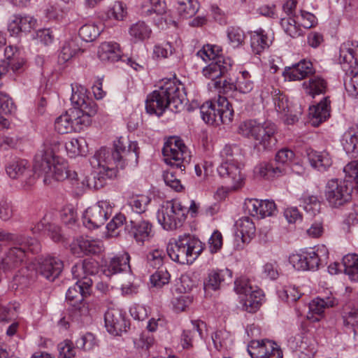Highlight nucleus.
I'll use <instances>...</instances> for the list:
<instances>
[{
	"label": "nucleus",
	"mask_w": 358,
	"mask_h": 358,
	"mask_svg": "<svg viewBox=\"0 0 358 358\" xmlns=\"http://www.w3.org/2000/svg\"><path fill=\"white\" fill-rule=\"evenodd\" d=\"M262 297L263 294L260 289H254L243 296L241 299L243 309L250 313L257 312L262 304Z\"/></svg>",
	"instance_id": "obj_36"
},
{
	"label": "nucleus",
	"mask_w": 358,
	"mask_h": 358,
	"mask_svg": "<svg viewBox=\"0 0 358 358\" xmlns=\"http://www.w3.org/2000/svg\"><path fill=\"white\" fill-rule=\"evenodd\" d=\"M204 323L203 322L199 323L195 321L192 322V329L183 331L181 337V343L183 348H189L192 347V340L196 333L201 338L203 337V332L201 329V326Z\"/></svg>",
	"instance_id": "obj_45"
},
{
	"label": "nucleus",
	"mask_w": 358,
	"mask_h": 358,
	"mask_svg": "<svg viewBox=\"0 0 358 358\" xmlns=\"http://www.w3.org/2000/svg\"><path fill=\"white\" fill-rule=\"evenodd\" d=\"M136 348L145 352V355H148L149 349L154 345L155 340L152 336L149 333H142L139 338H136L134 341Z\"/></svg>",
	"instance_id": "obj_55"
},
{
	"label": "nucleus",
	"mask_w": 358,
	"mask_h": 358,
	"mask_svg": "<svg viewBox=\"0 0 358 358\" xmlns=\"http://www.w3.org/2000/svg\"><path fill=\"white\" fill-rule=\"evenodd\" d=\"M188 213L187 207L180 202L170 201L166 202L158 210L157 220L166 230H173L181 226Z\"/></svg>",
	"instance_id": "obj_13"
},
{
	"label": "nucleus",
	"mask_w": 358,
	"mask_h": 358,
	"mask_svg": "<svg viewBox=\"0 0 358 358\" xmlns=\"http://www.w3.org/2000/svg\"><path fill=\"white\" fill-rule=\"evenodd\" d=\"M329 251L324 245L289 256V263L298 271H316L320 262L328 257Z\"/></svg>",
	"instance_id": "obj_11"
},
{
	"label": "nucleus",
	"mask_w": 358,
	"mask_h": 358,
	"mask_svg": "<svg viewBox=\"0 0 358 358\" xmlns=\"http://www.w3.org/2000/svg\"><path fill=\"white\" fill-rule=\"evenodd\" d=\"M220 156L224 162L217 168L218 174L226 179L234 189L241 188L245 180L241 173L242 150L236 144H227L221 150Z\"/></svg>",
	"instance_id": "obj_5"
},
{
	"label": "nucleus",
	"mask_w": 358,
	"mask_h": 358,
	"mask_svg": "<svg viewBox=\"0 0 358 358\" xmlns=\"http://www.w3.org/2000/svg\"><path fill=\"white\" fill-rule=\"evenodd\" d=\"M338 304V300L333 296L325 298L317 297L309 303V310L313 315H321L324 309L331 308Z\"/></svg>",
	"instance_id": "obj_38"
},
{
	"label": "nucleus",
	"mask_w": 358,
	"mask_h": 358,
	"mask_svg": "<svg viewBox=\"0 0 358 358\" xmlns=\"http://www.w3.org/2000/svg\"><path fill=\"white\" fill-rule=\"evenodd\" d=\"M303 86L307 94L313 97L315 95L324 94L327 87V83L320 76H315L308 81L303 83Z\"/></svg>",
	"instance_id": "obj_37"
},
{
	"label": "nucleus",
	"mask_w": 358,
	"mask_h": 358,
	"mask_svg": "<svg viewBox=\"0 0 358 358\" xmlns=\"http://www.w3.org/2000/svg\"><path fill=\"white\" fill-rule=\"evenodd\" d=\"M73 117L75 131H80L84 127H87L92 122V118L80 112L76 108H71Z\"/></svg>",
	"instance_id": "obj_52"
},
{
	"label": "nucleus",
	"mask_w": 358,
	"mask_h": 358,
	"mask_svg": "<svg viewBox=\"0 0 358 358\" xmlns=\"http://www.w3.org/2000/svg\"><path fill=\"white\" fill-rule=\"evenodd\" d=\"M125 230L137 243L141 245L149 241L154 236L152 224L148 220L139 218L138 216L131 219L129 223L126 222Z\"/></svg>",
	"instance_id": "obj_16"
},
{
	"label": "nucleus",
	"mask_w": 358,
	"mask_h": 358,
	"mask_svg": "<svg viewBox=\"0 0 358 358\" xmlns=\"http://www.w3.org/2000/svg\"><path fill=\"white\" fill-rule=\"evenodd\" d=\"M86 142L83 138H71L65 144L66 150L71 157L84 155L86 152Z\"/></svg>",
	"instance_id": "obj_44"
},
{
	"label": "nucleus",
	"mask_w": 358,
	"mask_h": 358,
	"mask_svg": "<svg viewBox=\"0 0 358 358\" xmlns=\"http://www.w3.org/2000/svg\"><path fill=\"white\" fill-rule=\"evenodd\" d=\"M227 35L229 43L233 48H238L245 42V34L239 27L231 26L228 27Z\"/></svg>",
	"instance_id": "obj_47"
},
{
	"label": "nucleus",
	"mask_w": 358,
	"mask_h": 358,
	"mask_svg": "<svg viewBox=\"0 0 358 358\" xmlns=\"http://www.w3.org/2000/svg\"><path fill=\"white\" fill-rule=\"evenodd\" d=\"M222 50L219 46L208 44L197 52V55L201 57L203 60L208 59L212 62L216 60L217 57H222L220 55V52Z\"/></svg>",
	"instance_id": "obj_53"
},
{
	"label": "nucleus",
	"mask_w": 358,
	"mask_h": 358,
	"mask_svg": "<svg viewBox=\"0 0 358 358\" xmlns=\"http://www.w3.org/2000/svg\"><path fill=\"white\" fill-rule=\"evenodd\" d=\"M111 208L106 201L89 207L83 214V224L90 229L103 225L110 215Z\"/></svg>",
	"instance_id": "obj_14"
},
{
	"label": "nucleus",
	"mask_w": 358,
	"mask_h": 358,
	"mask_svg": "<svg viewBox=\"0 0 358 358\" xmlns=\"http://www.w3.org/2000/svg\"><path fill=\"white\" fill-rule=\"evenodd\" d=\"M245 210L253 217L264 218L273 215L276 206L273 201L247 199L244 203Z\"/></svg>",
	"instance_id": "obj_21"
},
{
	"label": "nucleus",
	"mask_w": 358,
	"mask_h": 358,
	"mask_svg": "<svg viewBox=\"0 0 358 358\" xmlns=\"http://www.w3.org/2000/svg\"><path fill=\"white\" fill-rule=\"evenodd\" d=\"M187 101L183 85L176 78L168 79L159 90L148 96L145 109L148 113L159 117L167 108L174 113L181 111Z\"/></svg>",
	"instance_id": "obj_2"
},
{
	"label": "nucleus",
	"mask_w": 358,
	"mask_h": 358,
	"mask_svg": "<svg viewBox=\"0 0 358 358\" xmlns=\"http://www.w3.org/2000/svg\"><path fill=\"white\" fill-rule=\"evenodd\" d=\"M176 9L181 18H190L199 10V2L197 0H178Z\"/></svg>",
	"instance_id": "obj_42"
},
{
	"label": "nucleus",
	"mask_w": 358,
	"mask_h": 358,
	"mask_svg": "<svg viewBox=\"0 0 358 358\" xmlns=\"http://www.w3.org/2000/svg\"><path fill=\"white\" fill-rule=\"evenodd\" d=\"M166 164L176 166L182 173L185 170V163L190 162V154L183 141L177 137L170 138L162 149Z\"/></svg>",
	"instance_id": "obj_12"
},
{
	"label": "nucleus",
	"mask_w": 358,
	"mask_h": 358,
	"mask_svg": "<svg viewBox=\"0 0 358 358\" xmlns=\"http://www.w3.org/2000/svg\"><path fill=\"white\" fill-rule=\"evenodd\" d=\"M248 352L252 358H282L280 349L268 340L252 341Z\"/></svg>",
	"instance_id": "obj_19"
},
{
	"label": "nucleus",
	"mask_w": 358,
	"mask_h": 358,
	"mask_svg": "<svg viewBox=\"0 0 358 358\" xmlns=\"http://www.w3.org/2000/svg\"><path fill=\"white\" fill-rule=\"evenodd\" d=\"M99 271L98 262L94 259H85L76 263L71 268L75 279L84 280L85 278L92 279Z\"/></svg>",
	"instance_id": "obj_27"
},
{
	"label": "nucleus",
	"mask_w": 358,
	"mask_h": 358,
	"mask_svg": "<svg viewBox=\"0 0 358 358\" xmlns=\"http://www.w3.org/2000/svg\"><path fill=\"white\" fill-rule=\"evenodd\" d=\"M358 43L353 41L344 42L340 47L339 62L343 71H345V77L348 73L350 74L352 71H355L357 65Z\"/></svg>",
	"instance_id": "obj_20"
},
{
	"label": "nucleus",
	"mask_w": 358,
	"mask_h": 358,
	"mask_svg": "<svg viewBox=\"0 0 358 358\" xmlns=\"http://www.w3.org/2000/svg\"><path fill=\"white\" fill-rule=\"evenodd\" d=\"M164 252L161 250H154L147 255V262L153 268H159L163 265Z\"/></svg>",
	"instance_id": "obj_57"
},
{
	"label": "nucleus",
	"mask_w": 358,
	"mask_h": 358,
	"mask_svg": "<svg viewBox=\"0 0 358 358\" xmlns=\"http://www.w3.org/2000/svg\"><path fill=\"white\" fill-rule=\"evenodd\" d=\"M150 201V199L147 196H133L130 199L129 205L131 206L134 212L137 214H141L145 211Z\"/></svg>",
	"instance_id": "obj_54"
},
{
	"label": "nucleus",
	"mask_w": 358,
	"mask_h": 358,
	"mask_svg": "<svg viewBox=\"0 0 358 358\" xmlns=\"http://www.w3.org/2000/svg\"><path fill=\"white\" fill-rule=\"evenodd\" d=\"M64 268L63 262L55 257H47L39 264L38 268L41 275L50 281H54Z\"/></svg>",
	"instance_id": "obj_25"
},
{
	"label": "nucleus",
	"mask_w": 358,
	"mask_h": 358,
	"mask_svg": "<svg viewBox=\"0 0 358 358\" xmlns=\"http://www.w3.org/2000/svg\"><path fill=\"white\" fill-rule=\"evenodd\" d=\"M93 280L85 278L84 280L77 279L76 282L70 287L66 294V299L71 305L82 313L87 312V308L82 304L84 298L90 294Z\"/></svg>",
	"instance_id": "obj_15"
},
{
	"label": "nucleus",
	"mask_w": 358,
	"mask_h": 358,
	"mask_svg": "<svg viewBox=\"0 0 358 358\" xmlns=\"http://www.w3.org/2000/svg\"><path fill=\"white\" fill-rule=\"evenodd\" d=\"M73 186H74L78 193L83 192L86 188L92 189V182L87 177H83L82 179L78 177L76 171H73L69 179Z\"/></svg>",
	"instance_id": "obj_56"
},
{
	"label": "nucleus",
	"mask_w": 358,
	"mask_h": 358,
	"mask_svg": "<svg viewBox=\"0 0 358 358\" xmlns=\"http://www.w3.org/2000/svg\"><path fill=\"white\" fill-rule=\"evenodd\" d=\"M281 27L284 31L292 38H297L303 35V30L296 24L294 17H283L280 20Z\"/></svg>",
	"instance_id": "obj_46"
},
{
	"label": "nucleus",
	"mask_w": 358,
	"mask_h": 358,
	"mask_svg": "<svg viewBox=\"0 0 358 358\" xmlns=\"http://www.w3.org/2000/svg\"><path fill=\"white\" fill-rule=\"evenodd\" d=\"M315 73L313 64L310 61L303 59L292 67L285 69L284 74L286 78L292 80H302Z\"/></svg>",
	"instance_id": "obj_29"
},
{
	"label": "nucleus",
	"mask_w": 358,
	"mask_h": 358,
	"mask_svg": "<svg viewBox=\"0 0 358 358\" xmlns=\"http://www.w3.org/2000/svg\"><path fill=\"white\" fill-rule=\"evenodd\" d=\"M0 242L19 245L10 248L0 257V269L5 272L16 269L22 265L26 250L36 252L39 249L38 243L35 238L22 234L10 233L3 229H0Z\"/></svg>",
	"instance_id": "obj_3"
},
{
	"label": "nucleus",
	"mask_w": 358,
	"mask_h": 358,
	"mask_svg": "<svg viewBox=\"0 0 358 358\" xmlns=\"http://www.w3.org/2000/svg\"><path fill=\"white\" fill-rule=\"evenodd\" d=\"M203 120L211 125L229 124L234 117L231 103L223 96H219L215 102H206L200 108Z\"/></svg>",
	"instance_id": "obj_8"
},
{
	"label": "nucleus",
	"mask_w": 358,
	"mask_h": 358,
	"mask_svg": "<svg viewBox=\"0 0 358 358\" xmlns=\"http://www.w3.org/2000/svg\"><path fill=\"white\" fill-rule=\"evenodd\" d=\"M353 189L350 180L334 178L327 182L324 196L329 206L338 208L350 203Z\"/></svg>",
	"instance_id": "obj_10"
},
{
	"label": "nucleus",
	"mask_w": 358,
	"mask_h": 358,
	"mask_svg": "<svg viewBox=\"0 0 358 358\" xmlns=\"http://www.w3.org/2000/svg\"><path fill=\"white\" fill-rule=\"evenodd\" d=\"M59 358H77L75 348L70 341H65L58 345Z\"/></svg>",
	"instance_id": "obj_63"
},
{
	"label": "nucleus",
	"mask_w": 358,
	"mask_h": 358,
	"mask_svg": "<svg viewBox=\"0 0 358 358\" xmlns=\"http://www.w3.org/2000/svg\"><path fill=\"white\" fill-rule=\"evenodd\" d=\"M330 103L329 97L327 96L316 106L309 108V115L313 126H319L330 117Z\"/></svg>",
	"instance_id": "obj_28"
},
{
	"label": "nucleus",
	"mask_w": 358,
	"mask_h": 358,
	"mask_svg": "<svg viewBox=\"0 0 358 358\" xmlns=\"http://www.w3.org/2000/svg\"><path fill=\"white\" fill-rule=\"evenodd\" d=\"M202 250V243L189 234H184L171 241L166 248L169 257L182 264H192Z\"/></svg>",
	"instance_id": "obj_6"
},
{
	"label": "nucleus",
	"mask_w": 358,
	"mask_h": 358,
	"mask_svg": "<svg viewBox=\"0 0 358 358\" xmlns=\"http://www.w3.org/2000/svg\"><path fill=\"white\" fill-rule=\"evenodd\" d=\"M341 144L348 155L358 156V124L350 127L343 134Z\"/></svg>",
	"instance_id": "obj_32"
},
{
	"label": "nucleus",
	"mask_w": 358,
	"mask_h": 358,
	"mask_svg": "<svg viewBox=\"0 0 358 358\" xmlns=\"http://www.w3.org/2000/svg\"><path fill=\"white\" fill-rule=\"evenodd\" d=\"M138 143L131 141L126 137H120L114 141L113 149L101 148L96 151L90 160L91 165L99 171L93 177L92 189H99L106 184L107 179L116 176L117 170L113 168L124 169L127 166H136L138 159Z\"/></svg>",
	"instance_id": "obj_1"
},
{
	"label": "nucleus",
	"mask_w": 358,
	"mask_h": 358,
	"mask_svg": "<svg viewBox=\"0 0 358 358\" xmlns=\"http://www.w3.org/2000/svg\"><path fill=\"white\" fill-rule=\"evenodd\" d=\"M235 236L236 239L240 238L243 243H248L255 234V226L251 219L243 217L236 222Z\"/></svg>",
	"instance_id": "obj_33"
},
{
	"label": "nucleus",
	"mask_w": 358,
	"mask_h": 358,
	"mask_svg": "<svg viewBox=\"0 0 358 358\" xmlns=\"http://www.w3.org/2000/svg\"><path fill=\"white\" fill-rule=\"evenodd\" d=\"M344 272L351 280L358 282V255L348 254L343 258Z\"/></svg>",
	"instance_id": "obj_40"
},
{
	"label": "nucleus",
	"mask_w": 358,
	"mask_h": 358,
	"mask_svg": "<svg viewBox=\"0 0 358 358\" xmlns=\"http://www.w3.org/2000/svg\"><path fill=\"white\" fill-rule=\"evenodd\" d=\"M343 324L345 331L351 330L355 336L358 332V312L352 309L342 316Z\"/></svg>",
	"instance_id": "obj_48"
},
{
	"label": "nucleus",
	"mask_w": 358,
	"mask_h": 358,
	"mask_svg": "<svg viewBox=\"0 0 358 358\" xmlns=\"http://www.w3.org/2000/svg\"><path fill=\"white\" fill-rule=\"evenodd\" d=\"M98 57L102 62H115L121 58L120 45L114 42H104L99 47Z\"/></svg>",
	"instance_id": "obj_35"
},
{
	"label": "nucleus",
	"mask_w": 358,
	"mask_h": 358,
	"mask_svg": "<svg viewBox=\"0 0 358 358\" xmlns=\"http://www.w3.org/2000/svg\"><path fill=\"white\" fill-rule=\"evenodd\" d=\"M236 90L243 94L250 92L254 87V83L251 80V76L247 71L241 72V76L238 78L236 83Z\"/></svg>",
	"instance_id": "obj_49"
},
{
	"label": "nucleus",
	"mask_w": 358,
	"mask_h": 358,
	"mask_svg": "<svg viewBox=\"0 0 358 358\" xmlns=\"http://www.w3.org/2000/svg\"><path fill=\"white\" fill-rule=\"evenodd\" d=\"M231 69V59L224 58V57H220L204 67L202 73L206 78L210 79L212 83H213V81L218 80L221 78L227 77V75Z\"/></svg>",
	"instance_id": "obj_22"
},
{
	"label": "nucleus",
	"mask_w": 358,
	"mask_h": 358,
	"mask_svg": "<svg viewBox=\"0 0 358 358\" xmlns=\"http://www.w3.org/2000/svg\"><path fill=\"white\" fill-rule=\"evenodd\" d=\"M275 125L269 122L263 124L255 120H248L240 124L238 133L245 137H252L255 141V147L259 150H270L276 144L275 134Z\"/></svg>",
	"instance_id": "obj_7"
},
{
	"label": "nucleus",
	"mask_w": 358,
	"mask_h": 358,
	"mask_svg": "<svg viewBox=\"0 0 358 358\" xmlns=\"http://www.w3.org/2000/svg\"><path fill=\"white\" fill-rule=\"evenodd\" d=\"M76 247L85 255H95L102 251L103 245L102 241L99 239H94L89 236H81L75 240L71 245L73 253L79 255V252L76 250Z\"/></svg>",
	"instance_id": "obj_26"
},
{
	"label": "nucleus",
	"mask_w": 358,
	"mask_h": 358,
	"mask_svg": "<svg viewBox=\"0 0 358 358\" xmlns=\"http://www.w3.org/2000/svg\"><path fill=\"white\" fill-rule=\"evenodd\" d=\"M232 278V272L227 268L211 271L203 282L206 294L219 290L222 285Z\"/></svg>",
	"instance_id": "obj_24"
},
{
	"label": "nucleus",
	"mask_w": 358,
	"mask_h": 358,
	"mask_svg": "<svg viewBox=\"0 0 358 358\" xmlns=\"http://www.w3.org/2000/svg\"><path fill=\"white\" fill-rule=\"evenodd\" d=\"M308 159L311 165L319 171L327 170L332 164V160L327 152H317L311 149L307 150Z\"/></svg>",
	"instance_id": "obj_34"
},
{
	"label": "nucleus",
	"mask_w": 358,
	"mask_h": 358,
	"mask_svg": "<svg viewBox=\"0 0 358 358\" xmlns=\"http://www.w3.org/2000/svg\"><path fill=\"white\" fill-rule=\"evenodd\" d=\"M79 50L78 45L73 41H69L63 45L59 55V61L65 63L76 55Z\"/></svg>",
	"instance_id": "obj_50"
},
{
	"label": "nucleus",
	"mask_w": 358,
	"mask_h": 358,
	"mask_svg": "<svg viewBox=\"0 0 358 358\" xmlns=\"http://www.w3.org/2000/svg\"><path fill=\"white\" fill-rule=\"evenodd\" d=\"M129 259L128 253L111 258L106 261L103 268V273L107 276L121 273L129 269Z\"/></svg>",
	"instance_id": "obj_30"
},
{
	"label": "nucleus",
	"mask_w": 358,
	"mask_h": 358,
	"mask_svg": "<svg viewBox=\"0 0 358 358\" xmlns=\"http://www.w3.org/2000/svg\"><path fill=\"white\" fill-rule=\"evenodd\" d=\"M105 326L107 331L113 335L118 336L127 331L128 322L125 313L121 309L110 308L104 315Z\"/></svg>",
	"instance_id": "obj_18"
},
{
	"label": "nucleus",
	"mask_w": 358,
	"mask_h": 358,
	"mask_svg": "<svg viewBox=\"0 0 358 358\" xmlns=\"http://www.w3.org/2000/svg\"><path fill=\"white\" fill-rule=\"evenodd\" d=\"M78 34L83 41L90 42L100 34V30L94 24H86L80 28Z\"/></svg>",
	"instance_id": "obj_51"
},
{
	"label": "nucleus",
	"mask_w": 358,
	"mask_h": 358,
	"mask_svg": "<svg viewBox=\"0 0 358 358\" xmlns=\"http://www.w3.org/2000/svg\"><path fill=\"white\" fill-rule=\"evenodd\" d=\"M345 173L344 179L352 181L354 188L358 185V161H352L349 162L343 169Z\"/></svg>",
	"instance_id": "obj_59"
},
{
	"label": "nucleus",
	"mask_w": 358,
	"mask_h": 358,
	"mask_svg": "<svg viewBox=\"0 0 358 358\" xmlns=\"http://www.w3.org/2000/svg\"><path fill=\"white\" fill-rule=\"evenodd\" d=\"M295 158L294 152L287 148L278 150L274 162L262 163L255 169V173L261 178L271 179L284 176L290 170V165Z\"/></svg>",
	"instance_id": "obj_9"
},
{
	"label": "nucleus",
	"mask_w": 358,
	"mask_h": 358,
	"mask_svg": "<svg viewBox=\"0 0 358 358\" xmlns=\"http://www.w3.org/2000/svg\"><path fill=\"white\" fill-rule=\"evenodd\" d=\"M72 103L76 106V108L83 112L82 113L90 117L94 116L97 113V106L96 103L86 97L85 94L74 92L73 91L71 98Z\"/></svg>",
	"instance_id": "obj_31"
},
{
	"label": "nucleus",
	"mask_w": 358,
	"mask_h": 358,
	"mask_svg": "<svg viewBox=\"0 0 358 358\" xmlns=\"http://www.w3.org/2000/svg\"><path fill=\"white\" fill-rule=\"evenodd\" d=\"M170 275L166 271H157L150 276V283L153 287L160 288L168 284Z\"/></svg>",
	"instance_id": "obj_61"
},
{
	"label": "nucleus",
	"mask_w": 358,
	"mask_h": 358,
	"mask_svg": "<svg viewBox=\"0 0 358 358\" xmlns=\"http://www.w3.org/2000/svg\"><path fill=\"white\" fill-rule=\"evenodd\" d=\"M272 97L275 110L285 117L288 124H292L299 120L298 114H293L288 98L278 90H273Z\"/></svg>",
	"instance_id": "obj_23"
},
{
	"label": "nucleus",
	"mask_w": 358,
	"mask_h": 358,
	"mask_svg": "<svg viewBox=\"0 0 358 358\" xmlns=\"http://www.w3.org/2000/svg\"><path fill=\"white\" fill-rule=\"evenodd\" d=\"M151 29L143 21L133 24L129 28V35L134 41H144L150 38Z\"/></svg>",
	"instance_id": "obj_43"
},
{
	"label": "nucleus",
	"mask_w": 358,
	"mask_h": 358,
	"mask_svg": "<svg viewBox=\"0 0 358 358\" xmlns=\"http://www.w3.org/2000/svg\"><path fill=\"white\" fill-rule=\"evenodd\" d=\"M193 300V297L188 294H180L172 299V304L175 311L181 312L185 310Z\"/></svg>",
	"instance_id": "obj_60"
},
{
	"label": "nucleus",
	"mask_w": 358,
	"mask_h": 358,
	"mask_svg": "<svg viewBox=\"0 0 358 358\" xmlns=\"http://www.w3.org/2000/svg\"><path fill=\"white\" fill-rule=\"evenodd\" d=\"M8 176L12 179L21 180L24 187H30L35 182L32 171L29 169L28 162L24 159H13L6 166Z\"/></svg>",
	"instance_id": "obj_17"
},
{
	"label": "nucleus",
	"mask_w": 358,
	"mask_h": 358,
	"mask_svg": "<svg viewBox=\"0 0 358 358\" xmlns=\"http://www.w3.org/2000/svg\"><path fill=\"white\" fill-rule=\"evenodd\" d=\"M150 8L144 10L146 15L156 13L158 15L165 14L166 6L164 0H150Z\"/></svg>",
	"instance_id": "obj_64"
},
{
	"label": "nucleus",
	"mask_w": 358,
	"mask_h": 358,
	"mask_svg": "<svg viewBox=\"0 0 358 358\" xmlns=\"http://www.w3.org/2000/svg\"><path fill=\"white\" fill-rule=\"evenodd\" d=\"M254 289L246 277H241L234 282V290L238 294L244 296Z\"/></svg>",
	"instance_id": "obj_62"
},
{
	"label": "nucleus",
	"mask_w": 358,
	"mask_h": 358,
	"mask_svg": "<svg viewBox=\"0 0 358 358\" xmlns=\"http://www.w3.org/2000/svg\"><path fill=\"white\" fill-rule=\"evenodd\" d=\"M76 345L78 348L90 350L96 345L95 336L91 333H87L76 341Z\"/></svg>",
	"instance_id": "obj_58"
},
{
	"label": "nucleus",
	"mask_w": 358,
	"mask_h": 358,
	"mask_svg": "<svg viewBox=\"0 0 358 358\" xmlns=\"http://www.w3.org/2000/svg\"><path fill=\"white\" fill-rule=\"evenodd\" d=\"M250 41L251 48L255 54L259 55L269 47L268 36L262 29L254 31Z\"/></svg>",
	"instance_id": "obj_41"
},
{
	"label": "nucleus",
	"mask_w": 358,
	"mask_h": 358,
	"mask_svg": "<svg viewBox=\"0 0 358 358\" xmlns=\"http://www.w3.org/2000/svg\"><path fill=\"white\" fill-rule=\"evenodd\" d=\"M33 169L38 175H43V182L46 185L51 184L52 180L69 179L72 173L69 170L68 163L56 157L50 148H44L36 155Z\"/></svg>",
	"instance_id": "obj_4"
},
{
	"label": "nucleus",
	"mask_w": 358,
	"mask_h": 358,
	"mask_svg": "<svg viewBox=\"0 0 358 358\" xmlns=\"http://www.w3.org/2000/svg\"><path fill=\"white\" fill-rule=\"evenodd\" d=\"M71 108L58 117L55 122V128L59 134H67L75 131Z\"/></svg>",
	"instance_id": "obj_39"
}]
</instances>
